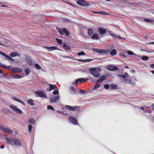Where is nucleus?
<instances>
[{"label":"nucleus","mask_w":154,"mask_h":154,"mask_svg":"<svg viewBox=\"0 0 154 154\" xmlns=\"http://www.w3.org/2000/svg\"><path fill=\"white\" fill-rule=\"evenodd\" d=\"M2 54H3V56H5V57H6V58H8H8H9L10 57L7 55H6L5 53H2Z\"/></svg>","instance_id":"a18cd8bd"},{"label":"nucleus","mask_w":154,"mask_h":154,"mask_svg":"<svg viewBox=\"0 0 154 154\" xmlns=\"http://www.w3.org/2000/svg\"><path fill=\"white\" fill-rule=\"evenodd\" d=\"M92 38L93 39H98V36L97 34H94L92 36Z\"/></svg>","instance_id":"a878e982"},{"label":"nucleus","mask_w":154,"mask_h":154,"mask_svg":"<svg viewBox=\"0 0 154 154\" xmlns=\"http://www.w3.org/2000/svg\"><path fill=\"white\" fill-rule=\"evenodd\" d=\"M77 60L79 61L82 62H89L90 61V60H81V59H77Z\"/></svg>","instance_id":"e433bc0d"},{"label":"nucleus","mask_w":154,"mask_h":154,"mask_svg":"<svg viewBox=\"0 0 154 154\" xmlns=\"http://www.w3.org/2000/svg\"><path fill=\"white\" fill-rule=\"evenodd\" d=\"M80 92L82 93H85V91H84L80 89Z\"/></svg>","instance_id":"8fccbe9b"},{"label":"nucleus","mask_w":154,"mask_h":154,"mask_svg":"<svg viewBox=\"0 0 154 154\" xmlns=\"http://www.w3.org/2000/svg\"><path fill=\"white\" fill-rule=\"evenodd\" d=\"M128 53L129 55H132L133 54V52L130 51H128Z\"/></svg>","instance_id":"49530a36"},{"label":"nucleus","mask_w":154,"mask_h":154,"mask_svg":"<svg viewBox=\"0 0 154 154\" xmlns=\"http://www.w3.org/2000/svg\"><path fill=\"white\" fill-rule=\"evenodd\" d=\"M70 4V3H69V5H70V4Z\"/></svg>","instance_id":"774afa93"},{"label":"nucleus","mask_w":154,"mask_h":154,"mask_svg":"<svg viewBox=\"0 0 154 154\" xmlns=\"http://www.w3.org/2000/svg\"><path fill=\"white\" fill-rule=\"evenodd\" d=\"M2 53H4L2 52H1V51H0V54H2L3 55V54H2Z\"/></svg>","instance_id":"4d7b16f0"},{"label":"nucleus","mask_w":154,"mask_h":154,"mask_svg":"<svg viewBox=\"0 0 154 154\" xmlns=\"http://www.w3.org/2000/svg\"><path fill=\"white\" fill-rule=\"evenodd\" d=\"M100 86V85L97 84L94 88V89H97L99 88Z\"/></svg>","instance_id":"ea45409f"},{"label":"nucleus","mask_w":154,"mask_h":154,"mask_svg":"<svg viewBox=\"0 0 154 154\" xmlns=\"http://www.w3.org/2000/svg\"><path fill=\"white\" fill-rule=\"evenodd\" d=\"M106 0L107 1H109V0Z\"/></svg>","instance_id":"0e129e2a"},{"label":"nucleus","mask_w":154,"mask_h":154,"mask_svg":"<svg viewBox=\"0 0 154 154\" xmlns=\"http://www.w3.org/2000/svg\"><path fill=\"white\" fill-rule=\"evenodd\" d=\"M29 123L32 124H34L35 123V120L34 119H30L29 120Z\"/></svg>","instance_id":"b1692460"},{"label":"nucleus","mask_w":154,"mask_h":154,"mask_svg":"<svg viewBox=\"0 0 154 154\" xmlns=\"http://www.w3.org/2000/svg\"><path fill=\"white\" fill-rule=\"evenodd\" d=\"M100 69V68H92L90 69V72L94 77L98 78L100 76L99 72Z\"/></svg>","instance_id":"f03ea898"},{"label":"nucleus","mask_w":154,"mask_h":154,"mask_svg":"<svg viewBox=\"0 0 154 154\" xmlns=\"http://www.w3.org/2000/svg\"><path fill=\"white\" fill-rule=\"evenodd\" d=\"M151 72L152 74H154V71H152Z\"/></svg>","instance_id":"13d9d810"},{"label":"nucleus","mask_w":154,"mask_h":154,"mask_svg":"<svg viewBox=\"0 0 154 154\" xmlns=\"http://www.w3.org/2000/svg\"><path fill=\"white\" fill-rule=\"evenodd\" d=\"M35 67L38 69H40L41 68L40 66L38 64H36L35 65Z\"/></svg>","instance_id":"72a5a7b5"},{"label":"nucleus","mask_w":154,"mask_h":154,"mask_svg":"<svg viewBox=\"0 0 154 154\" xmlns=\"http://www.w3.org/2000/svg\"><path fill=\"white\" fill-rule=\"evenodd\" d=\"M105 79V78L104 76H101L100 78L98 79L96 81L97 83L102 82Z\"/></svg>","instance_id":"f3484780"},{"label":"nucleus","mask_w":154,"mask_h":154,"mask_svg":"<svg viewBox=\"0 0 154 154\" xmlns=\"http://www.w3.org/2000/svg\"><path fill=\"white\" fill-rule=\"evenodd\" d=\"M66 109L68 110H74L75 109V107H72L69 106H66Z\"/></svg>","instance_id":"aec40b11"},{"label":"nucleus","mask_w":154,"mask_h":154,"mask_svg":"<svg viewBox=\"0 0 154 154\" xmlns=\"http://www.w3.org/2000/svg\"><path fill=\"white\" fill-rule=\"evenodd\" d=\"M10 144L12 146L16 145L17 146H22V143L21 141L17 138L11 139L8 141Z\"/></svg>","instance_id":"f257e3e1"},{"label":"nucleus","mask_w":154,"mask_h":154,"mask_svg":"<svg viewBox=\"0 0 154 154\" xmlns=\"http://www.w3.org/2000/svg\"><path fill=\"white\" fill-rule=\"evenodd\" d=\"M68 120L71 123L73 124L77 125L78 124L77 120L72 116H71L69 117L68 118Z\"/></svg>","instance_id":"0eeeda50"},{"label":"nucleus","mask_w":154,"mask_h":154,"mask_svg":"<svg viewBox=\"0 0 154 154\" xmlns=\"http://www.w3.org/2000/svg\"><path fill=\"white\" fill-rule=\"evenodd\" d=\"M37 94L38 95L39 97H46V95L45 94L42 92H37Z\"/></svg>","instance_id":"dca6fc26"},{"label":"nucleus","mask_w":154,"mask_h":154,"mask_svg":"<svg viewBox=\"0 0 154 154\" xmlns=\"http://www.w3.org/2000/svg\"><path fill=\"white\" fill-rule=\"evenodd\" d=\"M93 50L94 51L98 53L103 54L106 52L104 50H100L98 49H94Z\"/></svg>","instance_id":"f8f14e48"},{"label":"nucleus","mask_w":154,"mask_h":154,"mask_svg":"<svg viewBox=\"0 0 154 154\" xmlns=\"http://www.w3.org/2000/svg\"><path fill=\"white\" fill-rule=\"evenodd\" d=\"M49 85L50 88L47 89V90L48 91H51L52 90L57 88V87L55 85L50 84H49Z\"/></svg>","instance_id":"ddd939ff"},{"label":"nucleus","mask_w":154,"mask_h":154,"mask_svg":"<svg viewBox=\"0 0 154 154\" xmlns=\"http://www.w3.org/2000/svg\"><path fill=\"white\" fill-rule=\"evenodd\" d=\"M66 2V3H67V4H69V2Z\"/></svg>","instance_id":"e2e57ef3"},{"label":"nucleus","mask_w":154,"mask_h":154,"mask_svg":"<svg viewBox=\"0 0 154 154\" xmlns=\"http://www.w3.org/2000/svg\"><path fill=\"white\" fill-rule=\"evenodd\" d=\"M13 99H14V100L18 102H20V103L23 104L25 105V103H24L21 100H20L19 99H17L16 97H13Z\"/></svg>","instance_id":"412c9836"},{"label":"nucleus","mask_w":154,"mask_h":154,"mask_svg":"<svg viewBox=\"0 0 154 154\" xmlns=\"http://www.w3.org/2000/svg\"><path fill=\"white\" fill-rule=\"evenodd\" d=\"M13 77L14 78H20L21 76L18 75H13Z\"/></svg>","instance_id":"f704fd0d"},{"label":"nucleus","mask_w":154,"mask_h":154,"mask_svg":"<svg viewBox=\"0 0 154 154\" xmlns=\"http://www.w3.org/2000/svg\"><path fill=\"white\" fill-rule=\"evenodd\" d=\"M124 82L126 83H129L131 85H134L135 82V79H126L124 80Z\"/></svg>","instance_id":"9d476101"},{"label":"nucleus","mask_w":154,"mask_h":154,"mask_svg":"<svg viewBox=\"0 0 154 154\" xmlns=\"http://www.w3.org/2000/svg\"><path fill=\"white\" fill-rule=\"evenodd\" d=\"M8 59H9V60H11L13 61H14V60L11 57H10L9 58H8Z\"/></svg>","instance_id":"603ef678"},{"label":"nucleus","mask_w":154,"mask_h":154,"mask_svg":"<svg viewBox=\"0 0 154 154\" xmlns=\"http://www.w3.org/2000/svg\"><path fill=\"white\" fill-rule=\"evenodd\" d=\"M55 90L53 92V94H59L58 90L57 89H55Z\"/></svg>","instance_id":"c85d7f7f"},{"label":"nucleus","mask_w":154,"mask_h":154,"mask_svg":"<svg viewBox=\"0 0 154 154\" xmlns=\"http://www.w3.org/2000/svg\"><path fill=\"white\" fill-rule=\"evenodd\" d=\"M107 69L108 70L111 71H113L115 70H116L117 69V68L115 67V66H112V65H109L107 67Z\"/></svg>","instance_id":"9b49d317"},{"label":"nucleus","mask_w":154,"mask_h":154,"mask_svg":"<svg viewBox=\"0 0 154 154\" xmlns=\"http://www.w3.org/2000/svg\"><path fill=\"white\" fill-rule=\"evenodd\" d=\"M141 59L143 60H146L149 59V57L147 56H143L141 57Z\"/></svg>","instance_id":"c756f323"},{"label":"nucleus","mask_w":154,"mask_h":154,"mask_svg":"<svg viewBox=\"0 0 154 154\" xmlns=\"http://www.w3.org/2000/svg\"><path fill=\"white\" fill-rule=\"evenodd\" d=\"M98 31L100 34L101 35H103L106 32V30L102 28H99Z\"/></svg>","instance_id":"2eb2a0df"},{"label":"nucleus","mask_w":154,"mask_h":154,"mask_svg":"<svg viewBox=\"0 0 154 154\" xmlns=\"http://www.w3.org/2000/svg\"><path fill=\"white\" fill-rule=\"evenodd\" d=\"M59 32L61 35H63V33L67 35H68L69 33L68 30L65 28L61 29L58 30Z\"/></svg>","instance_id":"1a4fd4ad"},{"label":"nucleus","mask_w":154,"mask_h":154,"mask_svg":"<svg viewBox=\"0 0 154 154\" xmlns=\"http://www.w3.org/2000/svg\"><path fill=\"white\" fill-rule=\"evenodd\" d=\"M1 64H0V67H1Z\"/></svg>","instance_id":"338daca9"},{"label":"nucleus","mask_w":154,"mask_h":154,"mask_svg":"<svg viewBox=\"0 0 154 154\" xmlns=\"http://www.w3.org/2000/svg\"><path fill=\"white\" fill-rule=\"evenodd\" d=\"M63 47L66 50H70V47L67 46L66 43H63Z\"/></svg>","instance_id":"5701e85b"},{"label":"nucleus","mask_w":154,"mask_h":154,"mask_svg":"<svg viewBox=\"0 0 154 154\" xmlns=\"http://www.w3.org/2000/svg\"><path fill=\"white\" fill-rule=\"evenodd\" d=\"M56 40L57 42L59 43V44H61L62 43V41L61 40L57 38H56Z\"/></svg>","instance_id":"c03bdc74"},{"label":"nucleus","mask_w":154,"mask_h":154,"mask_svg":"<svg viewBox=\"0 0 154 154\" xmlns=\"http://www.w3.org/2000/svg\"><path fill=\"white\" fill-rule=\"evenodd\" d=\"M1 149H3L4 148V146L3 145L1 146Z\"/></svg>","instance_id":"5fc2aeb1"},{"label":"nucleus","mask_w":154,"mask_h":154,"mask_svg":"<svg viewBox=\"0 0 154 154\" xmlns=\"http://www.w3.org/2000/svg\"><path fill=\"white\" fill-rule=\"evenodd\" d=\"M110 35L111 36L113 37V38H120L118 36H116V35H115V34H113L112 33L110 32Z\"/></svg>","instance_id":"7c9ffc66"},{"label":"nucleus","mask_w":154,"mask_h":154,"mask_svg":"<svg viewBox=\"0 0 154 154\" xmlns=\"http://www.w3.org/2000/svg\"><path fill=\"white\" fill-rule=\"evenodd\" d=\"M85 53L82 51L79 52L77 54L79 56L83 55H85Z\"/></svg>","instance_id":"c9c22d12"},{"label":"nucleus","mask_w":154,"mask_h":154,"mask_svg":"<svg viewBox=\"0 0 154 154\" xmlns=\"http://www.w3.org/2000/svg\"><path fill=\"white\" fill-rule=\"evenodd\" d=\"M10 55L12 57H14L16 56H20V54L14 52L11 53L10 54Z\"/></svg>","instance_id":"a211bd4d"},{"label":"nucleus","mask_w":154,"mask_h":154,"mask_svg":"<svg viewBox=\"0 0 154 154\" xmlns=\"http://www.w3.org/2000/svg\"><path fill=\"white\" fill-rule=\"evenodd\" d=\"M45 48L51 51L58 50V48L56 46H51L49 47H46Z\"/></svg>","instance_id":"4468645a"},{"label":"nucleus","mask_w":154,"mask_h":154,"mask_svg":"<svg viewBox=\"0 0 154 154\" xmlns=\"http://www.w3.org/2000/svg\"><path fill=\"white\" fill-rule=\"evenodd\" d=\"M119 77H122L123 78H125V76H124V75H119Z\"/></svg>","instance_id":"864d4df0"},{"label":"nucleus","mask_w":154,"mask_h":154,"mask_svg":"<svg viewBox=\"0 0 154 154\" xmlns=\"http://www.w3.org/2000/svg\"><path fill=\"white\" fill-rule=\"evenodd\" d=\"M151 108L152 109H154V104H152L151 106Z\"/></svg>","instance_id":"3c124183"},{"label":"nucleus","mask_w":154,"mask_h":154,"mask_svg":"<svg viewBox=\"0 0 154 154\" xmlns=\"http://www.w3.org/2000/svg\"><path fill=\"white\" fill-rule=\"evenodd\" d=\"M10 106L12 109L15 111L17 113L19 114H21L22 113V111L17 108L16 106Z\"/></svg>","instance_id":"6e6552de"},{"label":"nucleus","mask_w":154,"mask_h":154,"mask_svg":"<svg viewBox=\"0 0 154 154\" xmlns=\"http://www.w3.org/2000/svg\"><path fill=\"white\" fill-rule=\"evenodd\" d=\"M0 45H2L4 46V45L3 44H2L0 42Z\"/></svg>","instance_id":"680f3d73"},{"label":"nucleus","mask_w":154,"mask_h":154,"mask_svg":"<svg viewBox=\"0 0 154 154\" xmlns=\"http://www.w3.org/2000/svg\"><path fill=\"white\" fill-rule=\"evenodd\" d=\"M150 67L152 68H154V64H151L150 65Z\"/></svg>","instance_id":"09e8293b"},{"label":"nucleus","mask_w":154,"mask_h":154,"mask_svg":"<svg viewBox=\"0 0 154 154\" xmlns=\"http://www.w3.org/2000/svg\"><path fill=\"white\" fill-rule=\"evenodd\" d=\"M2 71L0 69V73H2Z\"/></svg>","instance_id":"bf43d9fd"},{"label":"nucleus","mask_w":154,"mask_h":154,"mask_svg":"<svg viewBox=\"0 0 154 154\" xmlns=\"http://www.w3.org/2000/svg\"><path fill=\"white\" fill-rule=\"evenodd\" d=\"M47 109H51V110H54V108L52 106H47Z\"/></svg>","instance_id":"4c0bfd02"},{"label":"nucleus","mask_w":154,"mask_h":154,"mask_svg":"<svg viewBox=\"0 0 154 154\" xmlns=\"http://www.w3.org/2000/svg\"><path fill=\"white\" fill-rule=\"evenodd\" d=\"M12 69L13 71L17 72H21L22 71V70L20 69L16 68H14Z\"/></svg>","instance_id":"4be33fe9"},{"label":"nucleus","mask_w":154,"mask_h":154,"mask_svg":"<svg viewBox=\"0 0 154 154\" xmlns=\"http://www.w3.org/2000/svg\"><path fill=\"white\" fill-rule=\"evenodd\" d=\"M144 20V21L147 22H152L153 21L152 20L147 19H145Z\"/></svg>","instance_id":"473e14b6"},{"label":"nucleus","mask_w":154,"mask_h":154,"mask_svg":"<svg viewBox=\"0 0 154 154\" xmlns=\"http://www.w3.org/2000/svg\"><path fill=\"white\" fill-rule=\"evenodd\" d=\"M76 2L81 6L87 7L90 5L89 4L88 2L84 0H78Z\"/></svg>","instance_id":"7ed1b4c3"},{"label":"nucleus","mask_w":154,"mask_h":154,"mask_svg":"<svg viewBox=\"0 0 154 154\" xmlns=\"http://www.w3.org/2000/svg\"><path fill=\"white\" fill-rule=\"evenodd\" d=\"M0 129L1 130L3 131L4 132L8 134L12 133V130L9 129L5 127L2 125L0 126Z\"/></svg>","instance_id":"39448f33"},{"label":"nucleus","mask_w":154,"mask_h":154,"mask_svg":"<svg viewBox=\"0 0 154 154\" xmlns=\"http://www.w3.org/2000/svg\"><path fill=\"white\" fill-rule=\"evenodd\" d=\"M117 54V51L116 49H112L110 51V54L111 55L113 56Z\"/></svg>","instance_id":"6ab92c4d"},{"label":"nucleus","mask_w":154,"mask_h":154,"mask_svg":"<svg viewBox=\"0 0 154 154\" xmlns=\"http://www.w3.org/2000/svg\"><path fill=\"white\" fill-rule=\"evenodd\" d=\"M60 98V96L57 95L55 97L52 96L50 98V102L51 103H55L58 101Z\"/></svg>","instance_id":"20e7f679"},{"label":"nucleus","mask_w":154,"mask_h":154,"mask_svg":"<svg viewBox=\"0 0 154 154\" xmlns=\"http://www.w3.org/2000/svg\"><path fill=\"white\" fill-rule=\"evenodd\" d=\"M92 12L94 13H96V14H98V12H95V11H92Z\"/></svg>","instance_id":"6e6d98bb"},{"label":"nucleus","mask_w":154,"mask_h":154,"mask_svg":"<svg viewBox=\"0 0 154 154\" xmlns=\"http://www.w3.org/2000/svg\"><path fill=\"white\" fill-rule=\"evenodd\" d=\"M126 68H128V67L127 66H126Z\"/></svg>","instance_id":"69168bd1"},{"label":"nucleus","mask_w":154,"mask_h":154,"mask_svg":"<svg viewBox=\"0 0 154 154\" xmlns=\"http://www.w3.org/2000/svg\"><path fill=\"white\" fill-rule=\"evenodd\" d=\"M111 88L112 89H115L117 88V86L116 85L112 84L110 85Z\"/></svg>","instance_id":"bb28decb"},{"label":"nucleus","mask_w":154,"mask_h":154,"mask_svg":"<svg viewBox=\"0 0 154 154\" xmlns=\"http://www.w3.org/2000/svg\"><path fill=\"white\" fill-rule=\"evenodd\" d=\"M33 127L31 125H29L28 126L29 130V132H31Z\"/></svg>","instance_id":"a19ab883"},{"label":"nucleus","mask_w":154,"mask_h":154,"mask_svg":"<svg viewBox=\"0 0 154 154\" xmlns=\"http://www.w3.org/2000/svg\"><path fill=\"white\" fill-rule=\"evenodd\" d=\"M70 5H71L72 6H73V7H75V5H72V4H71Z\"/></svg>","instance_id":"052dcab7"},{"label":"nucleus","mask_w":154,"mask_h":154,"mask_svg":"<svg viewBox=\"0 0 154 154\" xmlns=\"http://www.w3.org/2000/svg\"><path fill=\"white\" fill-rule=\"evenodd\" d=\"M87 80V79H85L83 78H79L76 79L75 83H73V84H74L76 86H77L79 83H83L86 81Z\"/></svg>","instance_id":"423d86ee"},{"label":"nucleus","mask_w":154,"mask_h":154,"mask_svg":"<svg viewBox=\"0 0 154 154\" xmlns=\"http://www.w3.org/2000/svg\"><path fill=\"white\" fill-rule=\"evenodd\" d=\"M140 109L143 110L145 111L146 110V108L144 107H140Z\"/></svg>","instance_id":"de8ad7c7"},{"label":"nucleus","mask_w":154,"mask_h":154,"mask_svg":"<svg viewBox=\"0 0 154 154\" xmlns=\"http://www.w3.org/2000/svg\"><path fill=\"white\" fill-rule=\"evenodd\" d=\"M25 73L26 75H27L29 74L30 72V70L29 69H25Z\"/></svg>","instance_id":"2f4dec72"},{"label":"nucleus","mask_w":154,"mask_h":154,"mask_svg":"<svg viewBox=\"0 0 154 154\" xmlns=\"http://www.w3.org/2000/svg\"><path fill=\"white\" fill-rule=\"evenodd\" d=\"M104 88L106 89H108L109 88V86L108 84H106L104 85Z\"/></svg>","instance_id":"79ce46f5"},{"label":"nucleus","mask_w":154,"mask_h":154,"mask_svg":"<svg viewBox=\"0 0 154 154\" xmlns=\"http://www.w3.org/2000/svg\"><path fill=\"white\" fill-rule=\"evenodd\" d=\"M93 33V30L92 29H90L88 30V34L90 35H91Z\"/></svg>","instance_id":"58836bf2"},{"label":"nucleus","mask_w":154,"mask_h":154,"mask_svg":"<svg viewBox=\"0 0 154 154\" xmlns=\"http://www.w3.org/2000/svg\"><path fill=\"white\" fill-rule=\"evenodd\" d=\"M98 14H102L104 15H107L109 14L108 13L105 12L104 11H101L98 12Z\"/></svg>","instance_id":"393cba45"},{"label":"nucleus","mask_w":154,"mask_h":154,"mask_svg":"<svg viewBox=\"0 0 154 154\" xmlns=\"http://www.w3.org/2000/svg\"><path fill=\"white\" fill-rule=\"evenodd\" d=\"M28 103L31 106H33L34 105L33 102V100L30 99H29L28 100Z\"/></svg>","instance_id":"cd10ccee"},{"label":"nucleus","mask_w":154,"mask_h":154,"mask_svg":"<svg viewBox=\"0 0 154 154\" xmlns=\"http://www.w3.org/2000/svg\"><path fill=\"white\" fill-rule=\"evenodd\" d=\"M70 88L72 92L73 93H75V90L74 87H70Z\"/></svg>","instance_id":"37998d69"}]
</instances>
